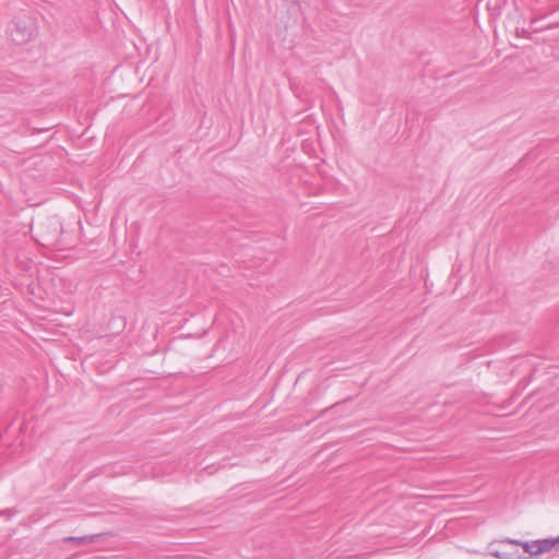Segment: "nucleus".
I'll use <instances>...</instances> for the list:
<instances>
[{"mask_svg":"<svg viewBox=\"0 0 559 559\" xmlns=\"http://www.w3.org/2000/svg\"><path fill=\"white\" fill-rule=\"evenodd\" d=\"M516 33H520V35H523L525 33V29H522V32H520V29H516Z\"/></svg>","mask_w":559,"mask_h":559,"instance_id":"8","label":"nucleus"},{"mask_svg":"<svg viewBox=\"0 0 559 559\" xmlns=\"http://www.w3.org/2000/svg\"><path fill=\"white\" fill-rule=\"evenodd\" d=\"M97 537H98V535H85V536H81V537L70 536V537L64 538L63 540L72 542L75 544H83V543H87V542H90V543L94 542Z\"/></svg>","mask_w":559,"mask_h":559,"instance_id":"5","label":"nucleus"},{"mask_svg":"<svg viewBox=\"0 0 559 559\" xmlns=\"http://www.w3.org/2000/svg\"><path fill=\"white\" fill-rule=\"evenodd\" d=\"M62 224L57 217H49L36 226V240L47 248L61 245Z\"/></svg>","mask_w":559,"mask_h":559,"instance_id":"1","label":"nucleus"},{"mask_svg":"<svg viewBox=\"0 0 559 559\" xmlns=\"http://www.w3.org/2000/svg\"><path fill=\"white\" fill-rule=\"evenodd\" d=\"M520 540L518 539L493 540L488 546V552L498 559H521V554L518 550Z\"/></svg>","mask_w":559,"mask_h":559,"instance_id":"2","label":"nucleus"},{"mask_svg":"<svg viewBox=\"0 0 559 559\" xmlns=\"http://www.w3.org/2000/svg\"><path fill=\"white\" fill-rule=\"evenodd\" d=\"M516 33H520V35H523L525 33V29H522V32H520V29H516Z\"/></svg>","mask_w":559,"mask_h":559,"instance_id":"7","label":"nucleus"},{"mask_svg":"<svg viewBox=\"0 0 559 559\" xmlns=\"http://www.w3.org/2000/svg\"><path fill=\"white\" fill-rule=\"evenodd\" d=\"M523 550L527 554H530L531 556H537V551L536 550V540H532V542H520V545Z\"/></svg>","mask_w":559,"mask_h":559,"instance_id":"6","label":"nucleus"},{"mask_svg":"<svg viewBox=\"0 0 559 559\" xmlns=\"http://www.w3.org/2000/svg\"><path fill=\"white\" fill-rule=\"evenodd\" d=\"M516 33H520V35H523L525 33V29H522V32H520V29H516Z\"/></svg>","mask_w":559,"mask_h":559,"instance_id":"9","label":"nucleus"},{"mask_svg":"<svg viewBox=\"0 0 559 559\" xmlns=\"http://www.w3.org/2000/svg\"><path fill=\"white\" fill-rule=\"evenodd\" d=\"M33 36V29L26 23L21 21L14 22V26L11 29L12 40L16 44H24L31 40Z\"/></svg>","mask_w":559,"mask_h":559,"instance_id":"3","label":"nucleus"},{"mask_svg":"<svg viewBox=\"0 0 559 559\" xmlns=\"http://www.w3.org/2000/svg\"><path fill=\"white\" fill-rule=\"evenodd\" d=\"M559 548V536L556 538L536 539L537 556L544 552H549L551 549Z\"/></svg>","mask_w":559,"mask_h":559,"instance_id":"4","label":"nucleus"}]
</instances>
